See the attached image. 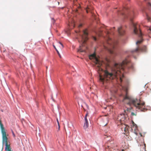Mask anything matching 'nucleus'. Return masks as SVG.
I'll use <instances>...</instances> for the list:
<instances>
[{"instance_id":"obj_31","label":"nucleus","mask_w":151,"mask_h":151,"mask_svg":"<svg viewBox=\"0 0 151 151\" xmlns=\"http://www.w3.org/2000/svg\"><path fill=\"white\" fill-rule=\"evenodd\" d=\"M128 0L129 1L130 0Z\"/></svg>"},{"instance_id":"obj_19","label":"nucleus","mask_w":151,"mask_h":151,"mask_svg":"<svg viewBox=\"0 0 151 151\" xmlns=\"http://www.w3.org/2000/svg\"><path fill=\"white\" fill-rule=\"evenodd\" d=\"M98 35H99V36H101V35H102V34H101V32H100V33H99V34H98Z\"/></svg>"},{"instance_id":"obj_3","label":"nucleus","mask_w":151,"mask_h":151,"mask_svg":"<svg viewBox=\"0 0 151 151\" xmlns=\"http://www.w3.org/2000/svg\"><path fill=\"white\" fill-rule=\"evenodd\" d=\"M88 33L87 29H85L83 31V34L80 35L81 41V45L79 47V48L78 50V52H83L84 51V50L81 47L84 46L86 42L88 40Z\"/></svg>"},{"instance_id":"obj_23","label":"nucleus","mask_w":151,"mask_h":151,"mask_svg":"<svg viewBox=\"0 0 151 151\" xmlns=\"http://www.w3.org/2000/svg\"><path fill=\"white\" fill-rule=\"evenodd\" d=\"M109 147L108 146L107 148H106V150H107V149H108V150H109Z\"/></svg>"},{"instance_id":"obj_10","label":"nucleus","mask_w":151,"mask_h":151,"mask_svg":"<svg viewBox=\"0 0 151 151\" xmlns=\"http://www.w3.org/2000/svg\"><path fill=\"white\" fill-rule=\"evenodd\" d=\"M87 116L88 114H87L86 115V116L84 118L85 123L84 124L83 127L84 129H86L88 127V123L87 119Z\"/></svg>"},{"instance_id":"obj_21","label":"nucleus","mask_w":151,"mask_h":151,"mask_svg":"<svg viewBox=\"0 0 151 151\" xmlns=\"http://www.w3.org/2000/svg\"><path fill=\"white\" fill-rule=\"evenodd\" d=\"M147 18V19H148V21H150V17H148Z\"/></svg>"},{"instance_id":"obj_22","label":"nucleus","mask_w":151,"mask_h":151,"mask_svg":"<svg viewBox=\"0 0 151 151\" xmlns=\"http://www.w3.org/2000/svg\"><path fill=\"white\" fill-rule=\"evenodd\" d=\"M12 134H13V135L15 137V134H14V132L13 131H12Z\"/></svg>"},{"instance_id":"obj_26","label":"nucleus","mask_w":151,"mask_h":151,"mask_svg":"<svg viewBox=\"0 0 151 151\" xmlns=\"http://www.w3.org/2000/svg\"><path fill=\"white\" fill-rule=\"evenodd\" d=\"M149 30L150 31H151V28L150 27L149 28Z\"/></svg>"},{"instance_id":"obj_2","label":"nucleus","mask_w":151,"mask_h":151,"mask_svg":"<svg viewBox=\"0 0 151 151\" xmlns=\"http://www.w3.org/2000/svg\"><path fill=\"white\" fill-rule=\"evenodd\" d=\"M126 94L123 100V102L126 105L129 106L127 107V110L129 111L132 109V106H134L136 109L142 111H145L147 110L145 108V103L142 101L140 99L138 100L134 99L129 96L127 94V88H126Z\"/></svg>"},{"instance_id":"obj_16","label":"nucleus","mask_w":151,"mask_h":151,"mask_svg":"<svg viewBox=\"0 0 151 151\" xmlns=\"http://www.w3.org/2000/svg\"><path fill=\"white\" fill-rule=\"evenodd\" d=\"M131 115L132 116L136 115L134 112H133L131 113Z\"/></svg>"},{"instance_id":"obj_7","label":"nucleus","mask_w":151,"mask_h":151,"mask_svg":"<svg viewBox=\"0 0 151 151\" xmlns=\"http://www.w3.org/2000/svg\"><path fill=\"white\" fill-rule=\"evenodd\" d=\"M127 118V116L124 114H120L119 115L116 119V121L121 124L123 123V122H125L126 119Z\"/></svg>"},{"instance_id":"obj_14","label":"nucleus","mask_w":151,"mask_h":151,"mask_svg":"<svg viewBox=\"0 0 151 151\" xmlns=\"http://www.w3.org/2000/svg\"><path fill=\"white\" fill-rule=\"evenodd\" d=\"M57 122L58 124V129H59L60 128V125H59V121H58V119H57Z\"/></svg>"},{"instance_id":"obj_9","label":"nucleus","mask_w":151,"mask_h":151,"mask_svg":"<svg viewBox=\"0 0 151 151\" xmlns=\"http://www.w3.org/2000/svg\"><path fill=\"white\" fill-rule=\"evenodd\" d=\"M118 32L120 35H123L125 33L124 30L122 28V27H120L118 28Z\"/></svg>"},{"instance_id":"obj_15","label":"nucleus","mask_w":151,"mask_h":151,"mask_svg":"<svg viewBox=\"0 0 151 151\" xmlns=\"http://www.w3.org/2000/svg\"><path fill=\"white\" fill-rule=\"evenodd\" d=\"M148 6H150L151 7V3L150 2H148Z\"/></svg>"},{"instance_id":"obj_25","label":"nucleus","mask_w":151,"mask_h":151,"mask_svg":"<svg viewBox=\"0 0 151 151\" xmlns=\"http://www.w3.org/2000/svg\"><path fill=\"white\" fill-rule=\"evenodd\" d=\"M53 47H54V48L56 50V49H57L56 48L55 46L54 45H53Z\"/></svg>"},{"instance_id":"obj_29","label":"nucleus","mask_w":151,"mask_h":151,"mask_svg":"<svg viewBox=\"0 0 151 151\" xmlns=\"http://www.w3.org/2000/svg\"><path fill=\"white\" fill-rule=\"evenodd\" d=\"M106 124H107V123H106L105 125H106Z\"/></svg>"},{"instance_id":"obj_20","label":"nucleus","mask_w":151,"mask_h":151,"mask_svg":"<svg viewBox=\"0 0 151 151\" xmlns=\"http://www.w3.org/2000/svg\"><path fill=\"white\" fill-rule=\"evenodd\" d=\"M110 32L109 31H107V32H106V34H109L110 33Z\"/></svg>"},{"instance_id":"obj_1","label":"nucleus","mask_w":151,"mask_h":151,"mask_svg":"<svg viewBox=\"0 0 151 151\" xmlns=\"http://www.w3.org/2000/svg\"><path fill=\"white\" fill-rule=\"evenodd\" d=\"M89 58L90 60L93 59V61L95 63V66L96 67L97 71L99 74V81L103 84L109 80L114 79L118 76L119 77L121 82H122V78L124 77L123 72H126L127 69L132 67V66L129 67L131 64L129 63V60L125 59L120 64H115L111 71L107 70H104V76H102L100 73V72L103 71V69L101 68L102 65V62L96 57L95 53L90 55Z\"/></svg>"},{"instance_id":"obj_13","label":"nucleus","mask_w":151,"mask_h":151,"mask_svg":"<svg viewBox=\"0 0 151 151\" xmlns=\"http://www.w3.org/2000/svg\"><path fill=\"white\" fill-rule=\"evenodd\" d=\"M56 51L57 52L58 54V55H59V57L60 58H61V55H60L58 51V50L57 49H56Z\"/></svg>"},{"instance_id":"obj_8","label":"nucleus","mask_w":151,"mask_h":151,"mask_svg":"<svg viewBox=\"0 0 151 151\" xmlns=\"http://www.w3.org/2000/svg\"><path fill=\"white\" fill-rule=\"evenodd\" d=\"M147 49V47L146 46H144L140 48L137 46L134 50L131 51V52L132 53L136 52L137 53L139 52H145Z\"/></svg>"},{"instance_id":"obj_6","label":"nucleus","mask_w":151,"mask_h":151,"mask_svg":"<svg viewBox=\"0 0 151 151\" xmlns=\"http://www.w3.org/2000/svg\"><path fill=\"white\" fill-rule=\"evenodd\" d=\"M109 41H108V43L109 45V48H108L110 53L111 54H115V52L113 50L118 43L117 41H112L111 39L109 38Z\"/></svg>"},{"instance_id":"obj_18","label":"nucleus","mask_w":151,"mask_h":151,"mask_svg":"<svg viewBox=\"0 0 151 151\" xmlns=\"http://www.w3.org/2000/svg\"><path fill=\"white\" fill-rule=\"evenodd\" d=\"M89 9V8L88 7L86 8V12L87 13L88 12V9Z\"/></svg>"},{"instance_id":"obj_5","label":"nucleus","mask_w":151,"mask_h":151,"mask_svg":"<svg viewBox=\"0 0 151 151\" xmlns=\"http://www.w3.org/2000/svg\"><path fill=\"white\" fill-rule=\"evenodd\" d=\"M121 13L125 18H127L131 21H132L134 15V13L132 10H130L127 8H125L123 9V12Z\"/></svg>"},{"instance_id":"obj_12","label":"nucleus","mask_w":151,"mask_h":151,"mask_svg":"<svg viewBox=\"0 0 151 151\" xmlns=\"http://www.w3.org/2000/svg\"><path fill=\"white\" fill-rule=\"evenodd\" d=\"M92 39L95 41H96L97 40V38L96 37L93 36L92 37Z\"/></svg>"},{"instance_id":"obj_24","label":"nucleus","mask_w":151,"mask_h":151,"mask_svg":"<svg viewBox=\"0 0 151 151\" xmlns=\"http://www.w3.org/2000/svg\"><path fill=\"white\" fill-rule=\"evenodd\" d=\"M82 26V25L81 24L80 25H79V27H81Z\"/></svg>"},{"instance_id":"obj_4","label":"nucleus","mask_w":151,"mask_h":151,"mask_svg":"<svg viewBox=\"0 0 151 151\" xmlns=\"http://www.w3.org/2000/svg\"><path fill=\"white\" fill-rule=\"evenodd\" d=\"M132 25L134 27V32L135 34L137 35L140 38V40H138L136 42V44L138 45L141 43L142 41V34L140 29L139 28V25L137 24H135L132 23Z\"/></svg>"},{"instance_id":"obj_17","label":"nucleus","mask_w":151,"mask_h":151,"mask_svg":"<svg viewBox=\"0 0 151 151\" xmlns=\"http://www.w3.org/2000/svg\"><path fill=\"white\" fill-rule=\"evenodd\" d=\"M59 43L61 45L62 47L63 48L64 47V46H63V44L60 42H59Z\"/></svg>"},{"instance_id":"obj_28","label":"nucleus","mask_w":151,"mask_h":151,"mask_svg":"<svg viewBox=\"0 0 151 151\" xmlns=\"http://www.w3.org/2000/svg\"><path fill=\"white\" fill-rule=\"evenodd\" d=\"M59 2H58V4L59 5Z\"/></svg>"},{"instance_id":"obj_30","label":"nucleus","mask_w":151,"mask_h":151,"mask_svg":"<svg viewBox=\"0 0 151 151\" xmlns=\"http://www.w3.org/2000/svg\"><path fill=\"white\" fill-rule=\"evenodd\" d=\"M121 151H124L123 150H122Z\"/></svg>"},{"instance_id":"obj_27","label":"nucleus","mask_w":151,"mask_h":151,"mask_svg":"<svg viewBox=\"0 0 151 151\" xmlns=\"http://www.w3.org/2000/svg\"><path fill=\"white\" fill-rule=\"evenodd\" d=\"M125 129V128H124V130L125 131H126V129Z\"/></svg>"},{"instance_id":"obj_32","label":"nucleus","mask_w":151,"mask_h":151,"mask_svg":"<svg viewBox=\"0 0 151 151\" xmlns=\"http://www.w3.org/2000/svg\"><path fill=\"white\" fill-rule=\"evenodd\" d=\"M109 151H111V150H109Z\"/></svg>"},{"instance_id":"obj_11","label":"nucleus","mask_w":151,"mask_h":151,"mask_svg":"<svg viewBox=\"0 0 151 151\" xmlns=\"http://www.w3.org/2000/svg\"><path fill=\"white\" fill-rule=\"evenodd\" d=\"M140 150L141 151H146V145L144 142L142 143L140 145Z\"/></svg>"}]
</instances>
